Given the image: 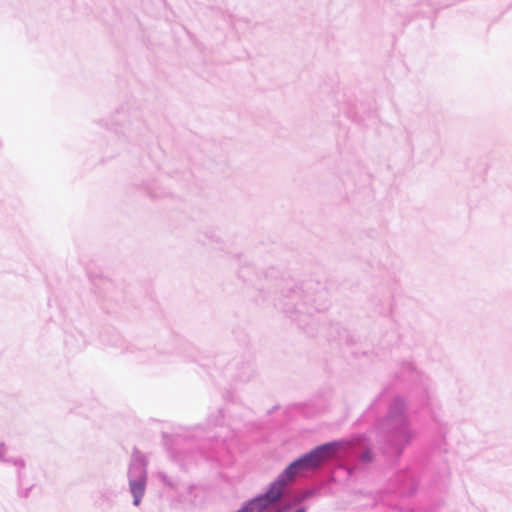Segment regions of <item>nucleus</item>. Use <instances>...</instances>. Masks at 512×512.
Here are the masks:
<instances>
[{
    "instance_id": "20e7f679",
    "label": "nucleus",
    "mask_w": 512,
    "mask_h": 512,
    "mask_svg": "<svg viewBox=\"0 0 512 512\" xmlns=\"http://www.w3.org/2000/svg\"><path fill=\"white\" fill-rule=\"evenodd\" d=\"M304 466L300 460V458L294 462H292L284 472L277 478V480H284V487L289 481H292L294 477L300 472L304 471Z\"/></svg>"
},
{
    "instance_id": "f257e3e1",
    "label": "nucleus",
    "mask_w": 512,
    "mask_h": 512,
    "mask_svg": "<svg viewBox=\"0 0 512 512\" xmlns=\"http://www.w3.org/2000/svg\"><path fill=\"white\" fill-rule=\"evenodd\" d=\"M283 489L284 480H276L271 484L269 490L264 495L251 500L237 512H268L269 509L274 507L272 504L282 496Z\"/></svg>"
},
{
    "instance_id": "f03ea898",
    "label": "nucleus",
    "mask_w": 512,
    "mask_h": 512,
    "mask_svg": "<svg viewBox=\"0 0 512 512\" xmlns=\"http://www.w3.org/2000/svg\"><path fill=\"white\" fill-rule=\"evenodd\" d=\"M340 444L337 442L326 443L313 449L310 453L300 458L304 469L310 470L318 467L323 462L332 458L338 451Z\"/></svg>"
},
{
    "instance_id": "39448f33",
    "label": "nucleus",
    "mask_w": 512,
    "mask_h": 512,
    "mask_svg": "<svg viewBox=\"0 0 512 512\" xmlns=\"http://www.w3.org/2000/svg\"><path fill=\"white\" fill-rule=\"evenodd\" d=\"M268 512H281L280 509L273 507L272 509H269Z\"/></svg>"
},
{
    "instance_id": "423d86ee",
    "label": "nucleus",
    "mask_w": 512,
    "mask_h": 512,
    "mask_svg": "<svg viewBox=\"0 0 512 512\" xmlns=\"http://www.w3.org/2000/svg\"><path fill=\"white\" fill-rule=\"evenodd\" d=\"M364 457H365V459H367V460H369V459H370L369 455H365Z\"/></svg>"
},
{
    "instance_id": "7ed1b4c3",
    "label": "nucleus",
    "mask_w": 512,
    "mask_h": 512,
    "mask_svg": "<svg viewBox=\"0 0 512 512\" xmlns=\"http://www.w3.org/2000/svg\"><path fill=\"white\" fill-rule=\"evenodd\" d=\"M146 481L145 464L141 460H135L129 468L130 491L134 497V504L138 505L144 494Z\"/></svg>"
}]
</instances>
